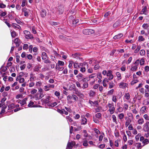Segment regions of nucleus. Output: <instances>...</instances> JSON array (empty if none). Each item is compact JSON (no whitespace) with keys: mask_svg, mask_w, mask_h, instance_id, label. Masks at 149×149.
Masks as SVG:
<instances>
[{"mask_svg":"<svg viewBox=\"0 0 149 149\" xmlns=\"http://www.w3.org/2000/svg\"><path fill=\"white\" fill-rule=\"evenodd\" d=\"M86 65L87 68L88 67V64L87 63L84 62L83 63H78L74 62V68L78 69L80 68V67Z\"/></svg>","mask_w":149,"mask_h":149,"instance_id":"1","label":"nucleus"},{"mask_svg":"<svg viewBox=\"0 0 149 149\" xmlns=\"http://www.w3.org/2000/svg\"><path fill=\"white\" fill-rule=\"evenodd\" d=\"M76 77L78 81L80 82H85L88 79V77H85L84 75L81 73H79Z\"/></svg>","mask_w":149,"mask_h":149,"instance_id":"2","label":"nucleus"},{"mask_svg":"<svg viewBox=\"0 0 149 149\" xmlns=\"http://www.w3.org/2000/svg\"><path fill=\"white\" fill-rule=\"evenodd\" d=\"M107 106L109 108L108 111H109L110 113L111 114L113 113L115 109L113 103H109Z\"/></svg>","mask_w":149,"mask_h":149,"instance_id":"3","label":"nucleus"},{"mask_svg":"<svg viewBox=\"0 0 149 149\" xmlns=\"http://www.w3.org/2000/svg\"><path fill=\"white\" fill-rule=\"evenodd\" d=\"M41 56L42 59L44 61L45 63H50L51 61L48 59V57H47L46 54L44 52H43L42 53Z\"/></svg>","mask_w":149,"mask_h":149,"instance_id":"4","label":"nucleus"},{"mask_svg":"<svg viewBox=\"0 0 149 149\" xmlns=\"http://www.w3.org/2000/svg\"><path fill=\"white\" fill-rule=\"evenodd\" d=\"M24 33L25 35V37L27 39H31L33 38L32 35L31 34L30 32L28 31H24Z\"/></svg>","mask_w":149,"mask_h":149,"instance_id":"5","label":"nucleus"},{"mask_svg":"<svg viewBox=\"0 0 149 149\" xmlns=\"http://www.w3.org/2000/svg\"><path fill=\"white\" fill-rule=\"evenodd\" d=\"M23 74V72L20 73L19 75L17 77L16 80L17 81H19V82L21 83H24L25 80L24 78L22 77V75Z\"/></svg>","mask_w":149,"mask_h":149,"instance_id":"6","label":"nucleus"},{"mask_svg":"<svg viewBox=\"0 0 149 149\" xmlns=\"http://www.w3.org/2000/svg\"><path fill=\"white\" fill-rule=\"evenodd\" d=\"M143 130L145 132H149V122H147L143 125Z\"/></svg>","mask_w":149,"mask_h":149,"instance_id":"7","label":"nucleus"},{"mask_svg":"<svg viewBox=\"0 0 149 149\" xmlns=\"http://www.w3.org/2000/svg\"><path fill=\"white\" fill-rule=\"evenodd\" d=\"M112 71L111 70H108L107 74V76L109 77V80H111L113 78V76L112 74Z\"/></svg>","mask_w":149,"mask_h":149,"instance_id":"8","label":"nucleus"},{"mask_svg":"<svg viewBox=\"0 0 149 149\" xmlns=\"http://www.w3.org/2000/svg\"><path fill=\"white\" fill-rule=\"evenodd\" d=\"M128 84L123 82H120L119 84V87L122 89H125L126 87H128Z\"/></svg>","mask_w":149,"mask_h":149,"instance_id":"9","label":"nucleus"},{"mask_svg":"<svg viewBox=\"0 0 149 149\" xmlns=\"http://www.w3.org/2000/svg\"><path fill=\"white\" fill-rule=\"evenodd\" d=\"M75 94L80 98L83 99L84 97V94L77 89L75 90Z\"/></svg>","mask_w":149,"mask_h":149,"instance_id":"10","label":"nucleus"},{"mask_svg":"<svg viewBox=\"0 0 149 149\" xmlns=\"http://www.w3.org/2000/svg\"><path fill=\"white\" fill-rule=\"evenodd\" d=\"M37 79V77L35 76V74L31 73L30 74V78L29 80L31 81H36Z\"/></svg>","mask_w":149,"mask_h":149,"instance_id":"11","label":"nucleus"},{"mask_svg":"<svg viewBox=\"0 0 149 149\" xmlns=\"http://www.w3.org/2000/svg\"><path fill=\"white\" fill-rule=\"evenodd\" d=\"M75 143L74 142H68L67 145V149H71L73 146L75 145Z\"/></svg>","mask_w":149,"mask_h":149,"instance_id":"12","label":"nucleus"},{"mask_svg":"<svg viewBox=\"0 0 149 149\" xmlns=\"http://www.w3.org/2000/svg\"><path fill=\"white\" fill-rule=\"evenodd\" d=\"M27 100V98H25L19 102V103L21 106H26V101Z\"/></svg>","mask_w":149,"mask_h":149,"instance_id":"13","label":"nucleus"},{"mask_svg":"<svg viewBox=\"0 0 149 149\" xmlns=\"http://www.w3.org/2000/svg\"><path fill=\"white\" fill-rule=\"evenodd\" d=\"M36 102H33L32 101H30L28 105V106L30 107H36L37 105L35 104Z\"/></svg>","mask_w":149,"mask_h":149,"instance_id":"14","label":"nucleus"},{"mask_svg":"<svg viewBox=\"0 0 149 149\" xmlns=\"http://www.w3.org/2000/svg\"><path fill=\"white\" fill-rule=\"evenodd\" d=\"M147 6H146L140 12V14H144L145 15H146L147 12Z\"/></svg>","mask_w":149,"mask_h":149,"instance_id":"15","label":"nucleus"},{"mask_svg":"<svg viewBox=\"0 0 149 149\" xmlns=\"http://www.w3.org/2000/svg\"><path fill=\"white\" fill-rule=\"evenodd\" d=\"M11 26L12 27L15 29L19 30L21 29V27L20 26L16 24L13 23Z\"/></svg>","mask_w":149,"mask_h":149,"instance_id":"16","label":"nucleus"},{"mask_svg":"<svg viewBox=\"0 0 149 149\" xmlns=\"http://www.w3.org/2000/svg\"><path fill=\"white\" fill-rule=\"evenodd\" d=\"M87 121V119L84 117H83L81 120V125H85L86 124Z\"/></svg>","mask_w":149,"mask_h":149,"instance_id":"17","label":"nucleus"},{"mask_svg":"<svg viewBox=\"0 0 149 149\" xmlns=\"http://www.w3.org/2000/svg\"><path fill=\"white\" fill-rule=\"evenodd\" d=\"M96 76V74L95 73H93L91 75H89L88 77V79L86 80L87 81H91V79H94L93 78L95 77Z\"/></svg>","mask_w":149,"mask_h":149,"instance_id":"18","label":"nucleus"},{"mask_svg":"<svg viewBox=\"0 0 149 149\" xmlns=\"http://www.w3.org/2000/svg\"><path fill=\"white\" fill-rule=\"evenodd\" d=\"M123 36V35L122 33H120L117 35L113 37V39H120Z\"/></svg>","mask_w":149,"mask_h":149,"instance_id":"19","label":"nucleus"},{"mask_svg":"<svg viewBox=\"0 0 149 149\" xmlns=\"http://www.w3.org/2000/svg\"><path fill=\"white\" fill-rule=\"evenodd\" d=\"M14 42L16 44V47H18L20 45V42L17 38H16L14 40Z\"/></svg>","mask_w":149,"mask_h":149,"instance_id":"20","label":"nucleus"},{"mask_svg":"<svg viewBox=\"0 0 149 149\" xmlns=\"http://www.w3.org/2000/svg\"><path fill=\"white\" fill-rule=\"evenodd\" d=\"M40 15L42 17H45L46 15V10H42L40 12Z\"/></svg>","mask_w":149,"mask_h":149,"instance_id":"21","label":"nucleus"},{"mask_svg":"<svg viewBox=\"0 0 149 149\" xmlns=\"http://www.w3.org/2000/svg\"><path fill=\"white\" fill-rule=\"evenodd\" d=\"M100 134V135L99 136V141L101 142L102 141L103 137L105 135L103 132H102Z\"/></svg>","mask_w":149,"mask_h":149,"instance_id":"22","label":"nucleus"},{"mask_svg":"<svg viewBox=\"0 0 149 149\" xmlns=\"http://www.w3.org/2000/svg\"><path fill=\"white\" fill-rule=\"evenodd\" d=\"M124 114L123 113H121L118 114V119L120 120H122L124 117Z\"/></svg>","mask_w":149,"mask_h":149,"instance_id":"23","label":"nucleus"},{"mask_svg":"<svg viewBox=\"0 0 149 149\" xmlns=\"http://www.w3.org/2000/svg\"><path fill=\"white\" fill-rule=\"evenodd\" d=\"M72 56L73 58L78 59L79 58L80 56V54L79 53H76L74 54H72Z\"/></svg>","mask_w":149,"mask_h":149,"instance_id":"24","label":"nucleus"},{"mask_svg":"<svg viewBox=\"0 0 149 149\" xmlns=\"http://www.w3.org/2000/svg\"><path fill=\"white\" fill-rule=\"evenodd\" d=\"M116 76L117 78V80H120L122 79L121 74L119 72H117L116 73Z\"/></svg>","mask_w":149,"mask_h":149,"instance_id":"25","label":"nucleus"},{"mask_svg":"<svg viewBox=\"0 0 149 149\" xmlns=\"http://www.w3.org/2000/svg\"><path fill=\"white\" fill-rule=\"evenodd\" d=\"M146 107L144 106L142 107L141 109V113H144L146 112Z\"/></svg>","mask_w":149,"mask_h":149,"instance_id":"26","label":"nucleus"},{"mask_svg":"<svg viewBox=\"0 0 149 149\" xmlns=\"http://www.w3.org/2000/svg\"><path fill=\"white\" fill-rule=\"evenodd\" d=\"M145 59L144 58H141L140 61L139 60V64L140 65H143L144 64Z\"/></svg>","mask_w":149,"mask_h":149,"instance_id":"27","label":"nucleus"},{"mask_svg":"<svg viewBox=\"0 0 149 149\" xmlns=\"http://www.w3.org/2000/svg\"><path fill=\"white\" fill-rule=\"evenodd\" d=\"M112 117L113 122H114L116 124H117L118 122L117 120V118L116 116L114 115H113Z\"/></svg>","mask_w":149,"mask_h":149,"instance_id":"28","label":"nucleus"},{"mask_svg":"<svg viewBox=\"0 0 149 149\" xmlns=\"http://www.w3.org/2000/svg\"><path fill=\"white\" fill-rule=\"evenodd\" d=\"M143 119L141 118L139 119L137 121V123L139 125H142L144 123Z\"/></svg>","mask_w":149,"mask_h":149,"instance_id":"29","label":"nucleus"},{"mask_svg":"<svg viewBox=\"0 0 149 149\" xmlns=\"http://www.w3.org/2000/svg\"><path fill=\"white\" fill-rule=\"evenodd\" d=\"M149 24L147 23L143 24L142 26L143 28L144 29H148L149 27Z\"/></svg>","mask_w":149,"mask_h":149,"instance_id":"30","label":"nucleus"},{"mask_svg":"<svg viewBox=\"0 0 149 149\" xmlns=\"http://www.w3.org/2000/svg\"><path fill=\"white\" fill-rule=\"evenodd\" d=\"M7 106L4 104L2 107L1 111L0 112V114H1L2 113H4L5 112V109L6 108Z\"/></svg>","mask_w":149,"mask_h":149,"instance_id":"31","label":"nucleus"},{"mask_svg":"<svg viewBox=\"0 0 149 149\" xmlns=\"http://www.w3.org/2000/svg\"><path fill=\"white\" fill-rule=\"evenodd\" d=\"M42 85V83L40 81H37L36 83V86L37 88L40 87Z\"/></svg>","mask_w":149,"mask_h":149,"instance_id":"32","label":"nucleus"},{"mask_svg":"<svg viewBox=\"0 0 149 149\" xmlns=\"http://www.w3.org/2000/svg\"><path fill=\"white\" fill-rule=\"evenodd\" d=\"M88 86V84L87 82H85L83 84L82 88L83 89H85L87 88Z\"/></svg>","mask_w":149,"mask_h":149,"instance_id":"33","label":"nucleus"},{"mask_svg":"<svg viewBox=\"0 0 149 149\" xmlns=\"http://www.w3.org/2000/svg\"><path fill=\"white\" fill-rule=\"evenodd\" d=\"M117 110L118 112L121 113L123 111V109L122 107H120V106H118V107L117 108Z\"/></svg>","mask_w":149,"mask_h":149,"instance_id":"34","label":"nucleus"},{"mask_svg":"<svg viewBox=\"0 0 149 149\" xmlns=\"http://www.w3.org/2000/svg\"><path fill=\"white\" fill-rule=\"evenodd\" d=\"M130 97V94L129 93H126L124 96V98H125L126 100H129Z\"/></svg>","mask_w":149,"mask_h":149,"instance_id":"35","label":"nucleus"},{"mask_svg":"<svg viewBox=\"0 0 149 149\" xmlns=\"http://www.w3.org/2000/svg\"><path fill=\"white\" fill-rule=\"evenodd\" d=\"M131 120L129 118H128L126 121L125 123V125L126 127H127L130 124Z\"/></svg>","mask_w":149,"mask_h":149,"instance_id":"36","label":"nucleus"},{"mask_svg":"<svg viewBox=\"0 0 149 149\" xmlns=\"http://www.w3.org/2000/svg\"><path fill=\"white\" fill-rule=\"evenodd\" d=\"M139 54L141 56H143L145 55V51L144 49H141L140 51Z\"/></svg>","mask_w":149,"mask_h":149,"instance_id":"37","label":"nucleus"},{"mask_svg":"<svg viewBox=\"0 0 149 149\" xmlns=\"http://www.w3.org/2000/svg\"><path fill=\"white\" fill-rule=\"evenodd\" d=\"M145 39L142 36H140L138 37V41L139 42L143 41Z\"/></svg>","mask_w":149,"mask_h":149,"instance_id":"38","label":"nucleus"},{"mask_svg":"<svg viewBox=\"0 0 149 149\" xmlns=\"http://www.w3.org/2000/svg\"><path fill=\"white\" fill-rule=\"evenodd\" d=\"M66 118L67 119V121L68 122V123L69 124V122L71 123L72 121V119L69 116H66Z\"/></svg>","mask_w":149,"mask_h":149,"instance_id":"39","label":"nucleus"},{"mask_svg":"<svg viewBox=\"0 0 149 149\" xmlns=\"http://www.w3.org/2000/svg\"><path fill=\"white\" fill-rule=\"evenodd\" d=\"M80 71L82 73H84L86 72V70L85 67L83 66L80 67Z\"/></svg>","mask_w":149,"mask_h":149,"instance_id":"40","label":"nucleus"},{"mask_svg":"<svg viewBox=\"0 0 149 149\" xmlns=\"http://www.w3.org/2000/svg\"><path fill=\"white\" fill-rule=\"evenodd\" d=\"M114 86V84L113 82V81H111L109 83V88H113Z\"/></svg>","mask_w":149,"mask_h":149,"instance_id":"41","label":"nucleus"},{"mask_svg":"<svg viewBox=\"0 0 149 149\" xmlns=\"http://www.w3.org/2000/svg\"><path fill=\"white\" fill-rule=\"evenodd\" d=\"M112 101L115 103L117 101V97L116 96L114 95L112 97Z\"/></svg>","mask_w":149,"mask_h":149,"instance_id":"42","label":"nucleus"},{"mask_svg":"<svg viewBox=\"0 0 149 149\" xmlns=\"http://www.w3.org/2000/svg\"><path fill=\"white\" fill-rule=\"evenodd\" d=\"M128 105L126 103H124L123 104V109L126 111L128 109Z\"/></svg>","mask_w":149,"mask_h":149,"instance_id":"43","label":"nucleus"},{"mask_svg":"<svg viewBox=\"0 0 149 149\" xmlns=\"http://www.w3.org/2000/svg\"><path fill=\"white\" fill-rule=\"evenodd\" d=\"M137 67L134 65L131 67L130 69V70L131 71H135L137 69Z\"/></svg>","mask_w":149,"mask_h":149,"instance_id":"44","label":"nucleus"},{"mask_svg":"<svg viewBox=\"0 0 149 149\" xmlns=\"http://www.w3.org/2000/svg\"><path fill=\"white\" fill-rule=\"evenodd\" d=\"M37 90L35 89H32L31 90L30 93L31 94H33L36 93L37 92Z\"/></svg>","mask_w":149,"mask_h":149,"instance_id":"45","label":"nucleus"},{"mask_svg":"<svg viewBox=\"0 0 149 149\" xmlns=\"http://www.w3.org/2000/svg\"><path fill=\"white\" fill-rule=\"evenodd\" d=\"M145 93L144 94V97L148 99H149V93L148 92L145 91Z\"/></svg>","mask_w":149,"mask_h":149,"instance_id":"46","label":"nucleus"},{"mask_svg":"<svg viewBox=\"0 0 149 149\" xmlns=\"http://www.w3.org/2000/svg\"><path fill=\"white\" fill-rule=\"evenodd\" d=\"M141 134H138L135 137V139L136 140V141H139V137L141 136Z\"/></svg>","mask_w":149,"mask_h":149,"instance_id":"47","label":"nucleus"},{"mask_svg":"<svg viewBox=\"0 0 149 149\" xmlns=\"http://www.w3.org/2000/svg\"><path fill=\"white\" fill-rule=\"evenodd\" d=\"M74 62L73 61H69V65H68V67L70 68L72 67V65L74 64Z\"/></svg>","mask_w":149,"mask_h":149,"instance_id":"48","label":"nucleus"},{"mask_svg":"<svg viewBox=\"0 0 149 149\" xmlns=\"http://www.w3.org/2000/svg\"><path fill=\"white\" fill-rule=\"evenodd\" d=\"M139 81L137 79H135L132 80L131 82V84L132 85H134V84L136 83Z\"/></svg>","mask_w":149,"mask_h":149,"instance_id":"49","label":"nucleus"},{"mask_svg":"<svg viewBox=\"0 0 149 149\" xmlns=\"http://www.w3.org/2000/svg\"><path fill=\"white\" fill-rule=\"evenodd\" d=\"M141 48V46L140 45H138L136 49L134 51V52L136 53H138L140 49Z\"/></svg>","mask_w":149,"mask_h":149,"instance_id":"50","label":"nucleus"},{"mask_svg":"<svg viewBox=\"0 0 149 149\" xmlns=\"http://www.w3.org/2000/svg\"><path fill=\"white\" fill-rule=\"evenodd\" d=\"M88 35L92 34L94 33V31L93 29H88Z\"/></svg>","mask_w":149,"mask_h":149,"instance_id":"51","label":"nucleus"},{"mask_svg":"<svg viewBox=\"0 0 149 149\" xmlns=\"http://www.w3.org/2000/svg\"><path fill=\"white\" fill-rule=\"evenodd\" d=\"M79 19H74L72 21V24L73 25H75L77 23H78L79 22Z\"/></svg>","mask_w":149,"mask_h":149,"instance_id":"52","label":"nucleus"},{"mask_svg":"<svg viewBox=\"0 0 149 149\" xmlns=\"http://www.w3.org/2000/svg\"><path fill=\"white\" fill-rule=\"evenodd\" d=\"M143 117L145 120L149 121V116H148L147 114H144L143 116Z\"/></svg>","mask_w":149,"mask_h":149,"instance_id":"53","label":"nucleus"},{"mask_svg":"<svg viewBox=\"0 0 149 149\" xmlns=\"http://www.w3.org/2000/svg\"><path fill=\"white\" fill-rule=\"evenodd\" d=\"M72 98L75 101H77L78 100V97L75 95H72Z\"/></svg>","mask_w":149,"mask_h":149,"instance_id":"54","label":"nucleus"},{"mask_svg":"<svg viewBox=\"0 0 149 149\" xmlns=\"http://www.w3.org/2000/svg\"><path fill=\"white\" fill-rule=\"evenodd\" d=\"M57 111L60 113L63 114L64 113V111H65V110L64 109H62L61 110L58 109Z\"/></svg>","mask_w":149,"mask_h":149,"instance_id":"55","label":"nucleus"},{"mask_svg":"<svg viewBox=\"0 0 149 149\" xmlns=\"http://www.w3.org/2000/svg\"><path fill=\"white\" fill-rule=\"evenodd\" d=\"M83 145L84 146H87L88 145V141L86 140H84L83 142Z\"/></svg>","mask_w":149,"mask_h":149,"instance_id":"56","label":"nucleus"},{"mask_svg":"<svg viewBox=\"0 0 149 149\" xmlns=\"http://www.w3.org/2000/svg\"><path fill=\"white\" fill-rule=\"evenodd\" d=\"M97 78L99 79L98 81L99 82V80H100V81H101V78H102V75L100 73H98L97 75Z\"/></svg>","mask_w":149,"mask_h":149,"instance_id":"57","label":"nucleus"},{"mask_svg":"<svg viewBox=\"0 0 149 149\" xmlns=\"http://www.w3.org/2000/svg\"><path fill=\"white\" fill-rule=\"evenodd\" d=\"M139 59H137L136 60L134 63V65L137 67V66L139 65Z\"/></svg>","mask_w":149,"mask_h":149,"instance_id":"58","label":"nucleus"},{"mask_svg":"<svg viewBox=\"0 0 149 149\" xmlns=\"http://www.w3.org/2000/svg\"><path fill=\"white\" fill-rule=\"evenodd\" d=\"M35 85V83L33 81H31L29 84V87L30 88L33 87Z\"/></svg>","mask_w":149,"mask_h":149,"instance_id":"59","label":"nucleus"},{"mask_svg":"<svg viewBox=\"0 0 149 149\" xmlns=\"http://www.w3.org/2000/svg\"><path fill=\"white\" fill-rule=\"evenodd\" d=\"M88 29H86L84 30L83 31V33L84 34L86 35H88Z\"/></svg>","mask_w":149,"mask_h":149,"instance_id":"60","label":"nucleus"},{"mask_svg":"<svg viewBox=\"0 0 149 149\" xmlns=\"http://www.w3.org/2000/svg\"><path fill=\"white\" fill-rule=\"evenodd\" d=\"M11 36L13 37H15L16 36V33L14 31H12L11 32Z\"/></svg>","mask_w":149,"mask_h":149,"instance_id":"61","label":"nucleus"},{"mask_svg":"<svg viewBox=\"0 0 149 149\" xmlns=\"http://www.w3.org/2000/svg\"><path fill=\"white\" fill-rule=\"evenodd\" d=\"M149 143V139H145L143 142V143L144 144H147Z\"/></svg>","mask_w":149,"mask_h":149,"instance_id":"62","label":"nucleus"},{"mask_svg":"<svg viewBox=\"0 0 149 149\" xmlns=\"http://www.w3.org/2000/svg\"><path fill=\"white\" fill-rule=\"evenodd\" d=\"M93 130L97 134H100V133H101L97 129L94 128V129Z\"/></svg>","mask_w":149,"mask_h":149,"instance_id":"63","label":"nucleus"},{"mask_svg":"<svg viewBox=\"0 0 149 149\" xmlns=\"http://www.w3.org/2000/svg\"><path fill=\"white\" fill-rule=\"evenodd\" d=\"M145 87L146 88V89L145 90V91H146L149 92V86L146 85L145 86Z\"/></svg>","mask_w":149,"mask_h":149,"instance_id":"64","label":"nucleus"}]
</instances>
